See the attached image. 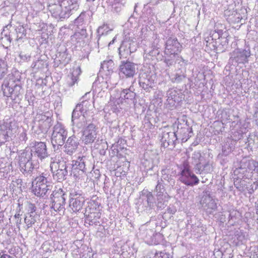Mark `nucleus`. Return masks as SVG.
Listing matches in <instances>:
<instances>
[{
  "instance_id": "1",
  "label": "nucleus",
  "mask_w": 258,
  "mask_h": 258,
  "mask_svg": "<svg viewBox=\"0 0 258 258\" xmlns=\"http://www.w3.org/2000/svg\"><path fill=\"white\" fill-rule=\"evenodd\" d=\"M153 192L155 197L152 192L147 190L144 193L146 195L148 206L150 208H153L155 205L158 208H164L170 197L167 192L163 183L158 181Z\"/></svg>"
},
{
  "instance_id": "2",
  "label": "nucleus",
  "mask_w": 258,
  "mask_h": 258,
  "mask_svg": "<svg viewBox=\"0 0 258 258\" xmlns=\"http://www.w3.org/2000/svg\"><path fill=\"white\" fill-rule=\"evenodd\" d=\"M78 0H58V5L49 7V11L52 17L62 20L68 18L74 11L78 9Z\"/></svg>"
},
{
  "instance_id": "3",
  "label": "nucleus",
  "mask_w": 258,
  "mask_h": 258,
  "mask_svg": "<svg viewBox=\"0 0 258 258\" xmlns=\"http://www.w3.org/2000/svg\"><path fill=\"white\" fill-rule=\"evenodd\" d=\"M20 77L13 74H9L5 79L2 85V90L4 96L10 97L15 100L22 93Z\"/></svg>"
},
{
  "instance_id": "4",
  "label": "nucleus",
  "mask_w": 258,
  "mask_h": 258,
  "mask_svg": "<svg viewBox=\"0 0 258 258\" xmlns=\"http://www.w3.org/2000/svg\"><path fill=\"white\" fill-rule=\"evenodd\" d=\"M18 128L17 123L11 118L0 120V145L12 140L16 136Z\"/></svg>"
},
{
  "instance_id": "5",
  "label": "nucleus",
  "mask_w": 258,
  "mask_h": 258,
  "mask_svg": "<svg viewBox=\"0 0 258 258\" xmlns=\"http://www.w3.org/2000/svg\"><path fill=\"white\" fill-rule=\"evenodd\" d=\"M98 128L93 123H90L84 129L81 137L82 143L85 145H91L93 143L95 142L94 147L95 148H99V143L102 144V147L104 149L107 148L108 146L107 142L103 140H97L98 136Z\"/></svg>"
},
{
  "instance_id": "6",
  "label": "nucleus",
  "mask_w": 258,
  "mask_h": 258,
  "mask_svg": "<svg viewBox=\"0 0 258 258\" xmlns=\"http://www.w3.org/2000/svg\"><path fill=\"white\" fill-rule=\"evenodd\" d=\"M43 173L36 177L32 182V191L37 197H43L51 190V183Z\"/></svg>"
},
{
  "instance_id": "7",
  "label": "nucleus",
  "mask_w": 258,
  "mask_h": 258,
  "mask_svg": "<svg viewBox=\"0 0 258 258\" xmlns=\"http://www.w3.org/2000/svg\"><path fill=\"white\" fill-rule=\"evenodd\" d=\"M251 56L250 47L245 46L244 48H237L230 53L229 63L234 66L248 63Z\"/></svg>"
},
{
  "instance_id": "8",
  "label": "nucleus",
  "mask_w": 258,
  "mask_h": 258,
  "mask_svg": "<svg viewBox=\"0 0 258 258\" xmlns=\"http://www.w3.org/2000/svg\"><path fill=\"white\" fill-rule=\"evenodd\" d=\"M32 156V151H29V150L24 151L19 155V169L24 175L31 174L34 169Z\"/></svg>"
},
{
  "instance_id": "9",
  "label": "nucleus",
  "mask_w": 258,
  "mask_h": 258,
  "mask_svg": "<svg viewBox=\"0 0 258 258\" xmlns=\"http://www.w3.org/2000/svg\"><path fill=\"white\" fill-rule=\"evenodd\" d=\"M139 43L136 37L125 36L119 48L120 57L126 58L132 53L135 52L137 50Z\"/></svg>"
},
{
  "instance_id": "10",
  "label": "nucleus",
  "mask_w": 258,
  "mask_h": 258,
  "mask_svg": "<svg viewBox=\"0 0 258 258\" xmlns=\"http://www.w3.org/2000/svg\"><path fill=\"white\" fill-rule=\"evenodd\" d=\"M179 180L187 186H192L199 183L198 177L190 170L187 162H184L181 168Z\"/></svg>"
},
{
  "instance_id": "11",
  "label": "nucleus",
  "mask_w": 258,
  "mask_h": 258,
  "mask_svg": "<svg viewBox=\"0 0 258 258\" xmlns=\"http://www.w3.org/2000/svg\"><path fill=\"white\" fill-rule=\"evenodd\" d=\"M50 168L53 174L54 179L58 180H63L68 175L67 166L64 161H56V159L51 158Z\"/></svg>"
},
{
  "instance_id": "12",
  "label": "nucleus",
  "mask_w": 258,
  "mask_h": 258,
  "mask_svg": "<svg viewBox=\"0 0 258 258\" xmlns=\"http://www.w3.org/2000/svg\"><path fill=\"white\" fill-rule=\"evenodd\" d=\"M51 135V142L55 148V146H62L68 135V132L65 126L60 123L57 122L53 126Z\"/></svg>"
},
{
  "instance_id": "13",
  "label": "nucleus",
  "mask_w": 258,
  "mask_h": 258,
  "mask_svg": "<svg viewBox=\"0 0 258 258\" xmlns=\"http://www.w3.org/2000/svg\"><path fill=\"white\" fill-rule=\"evenodd\" d=\"M160 41L159 37L157 34H153L151 39L147 40V45L142 46L145 54V57L148 58V56H155L159 54Z\"/></svg>"
},
{
  "instance_id": "14",
  "label": "nucleus",
  "mask_w": 258,
  "mask_h": 258,
  "mask_svg": "<svg viewBox=\"0 0 258 258\" xmlns=\"http://www.w3.org/2000/svg\"><path fill=\"white\" fill-rule=\"evenodd\" d=\"M67 195L61 189L54 190L50 196L51 208L55 211L64 208Z\"/></svg>"
},
{
  "instance_id": "15",
  "label": "nucleus",
  "mask_w": 258,
  "mask_h": 258,
  "mask_svg": "<svg viewBox=\"0 0 258 258\" xmlns=\"http://www.w3.org/2000/svg\"><path fill=\"white\" fill-rule=\"evenodd\" d=\"M34 122L42 131H46L52 124L51 113L49 112L37 113L34 118Z\"/></svg>"
},
{
  "instance_id": "16",
  "label": "nucleus",
  "mask_w": 258,
  "mask_h": 258,
  "mask_svg": "<svg viewBox=\"0 0 258 258\" xmlns=\"http://www.w3.org/2000/svg\"><path fill=\"white\" fill-rule=\"evenodd\" d=\"M137 64L130 61H122L119 66L120 76L125 78H133L137 72Z\"/></svg>"
},
{
  "instance_id": "17",
  "label": "nucleus",
  "mask_w": 258,
  "mask_h": 258,
  "mask_svg": "<svg viewBox=\"0 0 258 258\" xmlns=\"http://www.w3.org/2000/svg\"><path fill=\"white\" fill-rule=\"evenodd\" d=\"M156 80V75L153 73H143L140 77L139 84L147 92H150Z\"/></svg>"
},
{
  "instance_id": "18",
  "label": "nucleus",
  "mask_w": 258,
  "mask_h": 258,
  "mask_svg": "<svg viewBox=\"0 0 258 258\" xmlns=\"http://www.w3.org/2000/svg\"><path fill=\"white\" fill-rule=\"evenodd\" d=\"M182 46L176 37H169L165 43V55L177 54L181 51Z\"/></svg>"
},
{
  "instance_id": "19",
  "label": "nucleus",
  "mask_w": 258,
  "mask_h": 258,
  "mask_svg": "<svg viewBox=\"0 0 258 258\" xmlns=\"http://www.w3.org/2000/svg\"><path fill=\"white\" fill-rule=\"evenodd\" d=\"M200 204L203 209L209 214H212L216 211L217 206L215 200L209 195H204Z\"/></svg>"
},
{
  "instance_id": "20",
  "label": "nucleus",
  "mask_w": 258,
  "mask_h": 258,
  "mask_svg": "<svg viewBox=\"0 0 258 258\" xmlns=\"http://www.w3.org/2000/svg\"><path fill=\"white\" fill-rule=\"evenodd\" d=\"M72 166L74 176H77L86 172L85 160L83 158H79L77 160H73Z\"/></svg>"
},
{
  "instance_id": "21",
  "label": "nucleus",
  "mask_w": 258,
  "mask_h": 258,
  "mask_svg": "<svg viewBox=\"0 0 258 258\" xmlns=\"http://www.w3.org/2000/svg\"><path fill=\"white\" fill-rule=\"evenodd\" d=\"M79 144V139L74 135L70 137L64 145L65 152L70 155L73 154L77 150Z\"/></svg>"
},
{
  "instance_id": "22",
  "label": "nucleus",
  "mask_w": 258,
  "mask_h": 258,
  "mask_svg": "<svg viewBox=\"0 0 258 258\" xmlns=\"http://www.w3.org/2000/svg\"><path fill=\"white\" fill-rule=\"evenodd\" d=\"M31 151L32 153L34 152L35 155L41 160L46 158L48 155L46 144L44 142H36L33 149L30 151Z\"/></svg>"
},
{
  "instance_id": "23",
  "label": "nucleus",
  "mask_w": 258,
  "mask_h": 258,
  "mask_svg": "<svg viewBox=\"0 0 258 258\" xmlns=\"http://www.w3.org/2000/svg\"><path fill=\"white\" fill-rule=\"evenodd\" d=\"M151 33V29L148 25H143L140 31L137 34L135 37L138 42H140L142 46L143 45H147V38Z\"/></svg>"
},
{
  "instance_id": "24",
  "label": "nucleus",
  "mask_w": 258,
  "mask_h": 258,
  "mask_svg": "<svg viewBox=\"0 0 258 258\" xmlns=\"http://www.w3.org/2000/svg\"><path fill=\"white\" fill-rule=\"evenodd\" d=\"M87 36L86 30L82 28L80 31L76 32L71 36V42L77 46H80L85 42Z\"/></svg>"
},
{
  "instance_id": "25",
  "label": "nucleus",
  "mask_w": 258,
  "mask_h": 258,
  "mask_svg": "<svg viewBox=\"0 0 258 258\" xmlns=\"http://www.w3.org/2000/svg\"><path fill=\"white\" fill-rule=\"evenodd\" d=\"M89 94V93H86L82 98V99L83 100L82 102L77 105L80 106V108H81L80 109V113L82 116H85V114H87V112L91 107L92 101L87 100V96Z\"/></svg>"
},
{
  "instance_id": "26",
  "label": "nucleus",
  "mask_w": 258,
  "mask_h": 258,
  "mask_svg": "<svg viewBox=\"0 0 258 258\" xmlns=\"http://www.w3.org/2000/svg\"><path fill=\"white\" fill-rule=\"evenodd\" d=\"M101 218V213L99 212H90L88 215H86V221L88 222L89 225H97L100 224V219Z\"/></svg>"
},
{
  "instance_id": "27",
  "label": "nucleus",
  "mask_w": 258,
  "mask_h": 258,
  "mask_svg": "<svg viewBox=\"0 0 258 258\" xmlns=\"http://www.w3.org/2000/svg\"><path fill=\"white\" fill-rule=\"evenodd\" d=\"M84 203L85 199L84 197H80L79 199H72L70 200V207L73 212H78L82 209Z\"/></svg>"
},
{
  "instance_id": "28",
  "label": "nucleus",
  "mask_w": 258,
  "mask_h": 258,
  "mask_svg": "<svg viewBox=\"0 0 258 258\" xmlns=\"http://www.w3.org/2000/svg\"><path fill=\"white\" fill-rule=\"evenodd\" d=\"M80 69L78 68L74 71L71 75H68L67 83L70 87H73L75 85V84H77L78 75L80 74Z\"/></svg>"
},
{
  "instance_id": "29",
  "label": "nucleus",
  "mask_w": 258,
  "mask_h": 258,
  "mask_svg": "<svg viewBox=\"0 0 258 258\" xmlns=\"http://www.w3.org/2000/svg\"><path fill=\"white\" fill-rule=\"evenodd\" d=\"M38 217V216L36 213H31L27 214L24 220L27 229L32 227L35 224Z\"/></svg>"
},
{
  "instance_id": "30",
  "label": "nucleus",
  "mask_w": 258,
  "mask_h": 258,
  "mask_svg": "<svg viewBox=\"0 0 258 258\" xmlns=\"http://www.w3.org/2000/svg\"><path fill=\"white\" fill-rule=\"evenodd\" d=\"M112 30V28H110L107 24H104L102 26L98 27L97 29V33L98 36V43H99V41L101 37L104 35H107L109 32Z\"/></svg>"
},
{
  "instance_id": "31",
  "label": "nucleus",
  "mask_w": 258,
  "mask_h": 258,
  "mask_svg": "<svg viewBox=\"0 0 258 258\" xmlns=\"http://www.w3.org/2000/svg\"><path fill=\"white\" fill-rule=\"evenodd\" d=\"M162 140L164 144L167 142V145H169L177 140L176 134L174 132L164 133Z\"/></svg>"
},
{
  "instance_id": "32",
  "label": "nucleus",
  "mask_w": 258,
  "mask_h": 258,
  "mask_svg": "<svg viewBox=\"0 0 258 258\" xmlns=\"http://www.w3.org/2000/svg\"><path fill=\"white\" fill-rule=\"evenodd\" d=\"M73 125V130L74 133L76 131L79 130L84 127L86 123V118L84 116H80V119L72 122Z\"/></svg>"
},
{
  "instance_id": "33",
  "label": "nucleus",
  "mask_w": 258,
  "mask_h": 258,
  "mask_svg": "<svg viewBox=\"0 0 258 258\" xmlns=\"http://www.w3.org/2000/svg\"><path fill=\"white\" fill-rule=\"evenodd\" d=\"M166 94L167 97V100L169 101V103L172 104L173 102L178 101L177 99V92L175 90L173 89H169L167 92Z\"/></svg>"
},
{
  "instance_id": "34",
  "label": "nucleus",
  "mask_w": 258,
  "mask_h": 258,
  "mask_svg": "<svg viewBox=\"0 0 258 258\" xmlns=\"http://www.w3.org/2000/svg\"><path fill=\"white\" fill-rule=\"evenodd\" d=\"M161 173L162 177L160 182L163 183V180H164L168 181L171 184L174 182L172 176L170 174V171L169 169H163L161 171Z\"/></svg>"
},
{
  "instance_id": "35",
  "label": "nucleus",
  "mask_w": 258,
  "mask_h": 258,
  "mask_svg": "<svg viewBox=\"0 0 258 258\" xmlns=\"http://www.w3.org/2000/svg\"><path fill=\"white\" fill-rule=\"evenodd\" d=\"M136 94L130 89H124L120 93V97L125 99L133 100Z\"/></svg>"
},
{
  "instance_id": "36",
  "label": "nucleus",
  "mask_w": 258,
  "mask_h": 258,
  "mask_svg": "<svg viewBox=\"0 0 258 258\" xmlns=\"http://www.w3.org/2000/svg\"><path fill=\"white\" fill-rule=\"evenodd\" d=\"M101 68L104 71H108L109 73L113 71L114 62L112 60L104 61L101 64Z\"/></svg>"
},
{
  "instance_id": "37",
  "label": "nucleus",
  "mask_w": 258,
  "mask_h": 258,
  "mask_svg": "<svg viewBox=\"0 0 258 258\" xmlns=\"http://www.w3.org/2000/svg\"><path fill=\"white\" fill-rule=\"evenodd\" d=\"M8 73L7 62L0 59V80L2 79Z\"/></svg>"
},
{
  "instance_id": "38",
  "label": "nucleus",
  "mask_w": 258,
  "mask_h": 258,
  "mask_svg": "<svg viewBox=\"0 0 258 258\" xmlns=\"http://www.w3.org/2000/svg\"><path fill=\"white\" fill-rule=\"evenodd\" d=\"M80 109H81L80 108V106L77 105L76 108L74 109L72 115V122L77 120H79L80 116H82L80 113Z\"/></svg>"
},
{
  "instance_id": "39",
  "label": "nucleus",
  "mask_w": 258,
  "mask_h": 258,
  "mask_svg": "<svg viewBox=\"0 0 258 258\" xmlns=\"http://www.w3.org/2000/svg\"><path fill=\"white\" fill-rule=\"evenodd\" d=\"M177 54L166 55L164 58V62L168 67L173 65L175 63V57Z\"/></svg>"
},
{
  "instance_id": "40",
  "label": "nucleus",
  "mask_w": 258,
  "mask_h": 258,
  "mask_svg": "<svg viewBox=\"0 0 258 258\" xmlns=\"http://www.w3.org/2000/svg\"><path fill=\"white\" fill-rule=\"evenodd\" d=\"M82 194V191L80 190L72 189L70 193V200L83 197Z\"/></svg>"
},
{
  "instance_id": "41",
  "label": "nucleus",
  "mask_w": 258,
  "mask_h": 258,
  "mask_svg": "<svg viewBox=\"0 0 258 258\" xmlns=\"http://www.w3.org/2000/svg\"><path fill=\"white\" fill-rule=\"evenodd\" d=\"M116 3H115L112 6V11L118 13L121 11L123 5L121 3L122 0H116Z\"/></svg>"
},
{
  "instance_id": "42",
  "label": "nucleus",
  "mask_w": 258,
  "mask_h": 258,
  "mask_svg": "<svg viewBox=\"0 0 258 258\" xmlns=\"http://www.w3.org/2000/svg\"><path fill=\"white\" fill-rule=\"evenodd\" d=\"M86 18V15L85 13H82L75 20V24L78 26L82 25L84 22L85 18Z\"/></svg>"
},
{
  "instance_id": "43",
  "label": "nucleus",
  "mask_w": 258,
  "mask_h": 258,
  "mask_svg": "<svg viewBox=\"0 0 258 258\" xmlns=\"http://www.w3.org/2000/svg\"><path fill=\"white\" fill-rule=\"evenodd\" d=\"M149 14V15L148 18V22L152 25L157 21V17L156 15H155V13L153 12L152 10H150Z\"/></svg>"
},
{
  "instance_id": "44",
  "label": "nucleus",
  "mask_w": 258,
  "mask_h": 258,
  "mask_svg": "<svg viewBox=\"0 0 258 258\" xmlns=\"http://www.w3.org/2000/svg\"><path fill=\"white\" fill-rule=\"evenodd\" d=\"M212 170V165L208 161L203 165V169L202 170L201 172H200V173H202V172L206 173H210Z\"/></svg>"
},
{
  "instance_id": "45",
  "label": "nucleus",
  "mask_w": 258,
  "mask_h": 258,
  "mask_svg": "<svg viewBox=\"0 0 258 258\" xmlns=\"http://www.w3.org/2000/svg\"><path fill=\"white\" fill-rule=\"evenodd\" d=\"M248 168L250 170L256 171H258V162L254 161L251 160L248 162Z\"/></svg>"
},
{
  "instance_id": "46",
  "label": "nucleus",
  "mask_w": 258,
  "mask_h": 258,
  "mask_svg": "<svg viewBox=\"0 0 258 258\" xmlns=\"http://www.w3.org/2000/svg\"><path fill=\"white\" fill-rule=\"evenodd\" d=\"M19 56L21 60L24 61H28L30 60L31 58V55L30 54L24 53L23 52H21L19 54Z\"/></svg>"
},
{
  "instance_id": "47",
  "label": "nucleus",
  "mask_w": 258,
  "mask_h": 258,
  "mask_svg": "<svg viewBox=\"0 0 258 258\" xmlns=\"http://www.w3.org/2000/svg\"><path fill=\"white\" fill-rule=\"evenodd\" d=\"M193 157L194 158H197V159H199V163L197 164V166L198 167V168H199V167H201V161H202V156H201V154L200 152H195L194 153V154H193Z\"/></svg>"
},
{
  "instance_id": "48",
  "label": "nucleus",
  "mask_w": 258,
  "mask_h": 258,
  "mask_svg": "<svg viewBox=\"0 0 258 258\" xmlns=\"http://www.w3.org/2000/svg\"><path fill=\"white\" fill-rule=\"evenodd\" d=\"M19 138L21 141H26L27 140V134L24 130H23L22 132L20 133Z\"/></svg>"
},
{
  "instance_id": "49",
  "label": "nucleus",
  "mask_w": 258,
  "mask_h": 258,
  "mask_svg": "<svg viewBox=\"0 0 258 258\" xmlns=\"http://www.w3.org/2000/svg\"><path fill=\"white\" fill-rule=\"evenodd\" d=\"M28 208H29V210H28L29 213H36L35 212L36 207L34 206V205L32 204H29Z\"/></svg>"
},
{
  "instance_id": "50",
  "label": "nucleus",
  "mask_w": 258,
  "mask_h": 258,
  "mask_svg": "<svg viewBox=\"0 0 258 258\" xmlns=\"http://www.w3.org/2000/svg\"><path fill=\"white\" fill-rule=\"evenodd\" d=\"M184 76H183V75H179V74H176L175 75V81L177 82H179L180 81H181L184 78Z\"/></svg>"
},
{
  "instance_id": "51",
  "label": "nucleus",
  "mask_w": 258,
  "mask_h": 258,
  "mask_svg": "<svg viewBox=\"0 0 258 258\" xmlns=\"http://www.w3.org/2000/svg\"><path fill=\"white\" fill-rule=\"evenodd\" d=\"M225 147H223L222 148V154H223V155L224 156H227L228 155L229 153L231 152V149H229L228 148V150H227L226 149H225Z\"/></svg>"
},
{
  "instance_id": "52",
  "label": "nucleus",
  "mask_w": 258,
  "mask_h": 258,
  "mask_svg": "<svg viewBox=\"0 0 258 258\" xmlns=\"http://www.w3.org/2000/svg\"><path fill=\"white\" fill-rule=\"evenodd\" d=\"M168 212L172 214H174L176 212V209L174 208H170L167 209Z\"/></svg>"
},
{
  "instance_id": "53",
  "label": "nucleus",
  "mask_w": 258,
  "mask_h": 258,
  "mask_svg": "<svg viewBox=\"0 0 258 258\" xmlns=\"http://www.w3.org/2000/svg\"><path fill=\"white\" fill-rule=\"evenodd\" d=\"M49 245L48 243L47 242L44 243L43 244L42 247L44 250H45L46 251H48V248H47L48 246Z\"/></svg>"
},
{
  "instance_id": "54",
  "label": "nucleus",
  "mask_w": 258,
  "mask_h": 258,
  "mask_svg": "<svg viewBox=\"0 0 258 258\" xmlns=\"http://www.w3.org/2000/svg\"><path fill=\"white\" fill-rule=\"evenodd\" d=\"M0 258H14L8 254H3Z\"/></svg>"
},
{
  "instance_id": "55",
  "label": "nucleus",
  "mask_w": 258,
  "mask_h": 258,
  "mask_svg": "<svg viewBox=\"0 0 258 258\" xmlns=\"http://www.w3.org/2000/svg\"><path fill=\"white\" fill-rule=\"evenodd\" d=\"M115 40V37L113 38V39L109 42L108 43V46H110L111 44H113L114 42V41Z\"/></svg>"
},
{
  "instance_id": "56",
  "label": "nucleus",
  "mask_w": 258,
  "mask_h": 258,
  "mask_svg": "<svg viewBox=\"0 0 258 258\" xmlns=\"http://www.w3.org/2000/svg\"><path fill=\"white\" fill-rule=\"evenodd\" d=\"M20 216H21V214L19 213H17V214H16L15 215V218L16 219H19L20 217Z\"/></svg>"
},
{
  "instance_id": "57",
  "label": "nucleus",
  "mask_w": 258,
  "mask_h": 258,
  "mask_svg": "<svg viewBox=\"0 0 258 258\" xmlns=\"http://www.w3.org/2000/svg\"><path fill=\"white\" fill-rule=\"evenodd\" d=\"M160 255L162 258H163L164 257H166L165 258H166V257L168 258V257H167V256L165 254H164L162 252L160 253Z\"/></svg>"
},
{
  "instance_id": "58",
  "label": "nucleus",
  "mask_w": 258,
  "mask_h": 258,
  "mask_svg": "<svg viewBox=\"0 0 258 258\" xmlns=\"http://www.w3.org/2000/svg\"><path fill=\"white\" fill-rule=\"evenodd\" d=\"M188 130H189L188 128H185L183 129V131L184 132L185 134L188 133L189 132Z\"/></svg>"
},
{
  "instance_id": "59",
  "label": "nucleus",
  "mask_w": 258,
  "mask_h": 258,
  "mask_svg": "<svg viewBox=\"0 0 258 258\" xmlns=\"http://www.w3.org/2000/svg\"><path fill=\"white\" fill-rule=\"evenodd\" d=\"M16 222H17V224H18V223L20 224V223H21V219H17Z\"/></svg>"
},
{
  "instance_id": "60",
  "label": "nucleus",
  "mask_w": 258,
  "mask_h": 258,
  "mask_svg": "<svg viewBox=\"0 0 258 258\" xmlns=\"http://www.w3.org/2000/svg\"><path fill=\"white\" fill-rule=\"evenodd\" d=\"M229 219H232V217L231 216V213H230L229 215Z\"/></svg>"
},
{
  "instance_id": "61",
  "label": "nucleus",
  "mask_w": 258,
  "mask_h": 258,
  "mask_svg": "<svg viewBox=\"0 0 258 258\" xmlns=\"http://www.w3.org/2000/svg\"><path fill=\"white\" fill-rule=\"evenodd\" d=\"M177 134H179V133H181V132H180V131H177Z\"/></svg>"
},
{
  "instance_id": "62",
  "label": "nucleus",
  "mask_w": 258,
  "mask_h": 258,
  "mask_svg": "<svg viewBox=\"0 0 258 258\" xmlns=\"http://www.w3.org/2000/svg\"><path fill=\"white\" fill-rule=\"evenodd\" d=\"M185 138H186V137H185V138L183 137V138L181 139L182 141H183V140L185 139Z\"/></svg>"
},
{
  "instance_id": "63",
  "label": "nucleus",
  "mask_w": 258,
  "mask_h": 258,
  "mask_svg": "<svg viewBox=\"0 0 258 258\" xmlns=\"http://www.w3.org/2000/svg\"><path fill=\"white\" fill-rule=\"evenodd\" d=\"M180 58L183 61H184V60L183 59V58L180 57Z\"/></svg>"
},
{
  "instance_id": "64",
  "label": "nucleus",
  "mask_w": 258,
  "mask_h": 258,
  "mask_svg": "<svg viewBox=\"0 0 258 258\" xmlns=\"http://www.w3.org/2000/svg\"><path fill=\"white\" fill-rule=\"evenodd\" d=\"M187 141V139H185L184 142L186 141Z\"/></svg>"
}]
</instances>
